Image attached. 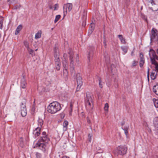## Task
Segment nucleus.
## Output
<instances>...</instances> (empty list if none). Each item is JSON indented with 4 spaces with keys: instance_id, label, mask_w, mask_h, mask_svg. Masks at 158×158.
Returning a JSON list of instances; mask_svg holds the SVG:
<instances>
[{
    "instance_id": "nucleus-1",
    "label": "nucleus",
    "mask_w": 158,
    "mask_h": 158,
    "mask_svg": "<svg viewBox=\"0 0 158 158\" xmlns=\"http://www.w3.org/2000/svg\"><path fill=\"white\" fill-rule=\"evenodd\" d=\"M60 104L57 102H53L48 106L47 110L48 112L54 114L61 109Z\"/></svg>"
},
{
    "instance_id": "nucleus-2",
    "label": "nucleus",
    "mask_w": 158,
    "mask_h": 158,
    "mask_svg": "<svg viewBox=\"0 0 158 158\" xmlns=\"http://www.w3.org/2000/svg\"><path fill=\"white\" fill-rule=\"evenodd\" d=\"M156 52L157 55L153 50L151 49L149 52V55L152 64L155 66L156 69L157 70L158 69V63L156 60H158V49L157 50Z\"/></svg>"
},
{
    "instance_id": "nucleus-3",
    "label": "nucleus",
    "mask_w": 158,
    "mask_h": 158,
    "mask_svg": "<svg viewBox=\"0 0 158 158\" xmlns=\"http://www.w3.org/2000/svg\"><path fill=\"white\" fill-rule=\"evenodd\" d=\"M127 148L125 146H118L116 152L118 155H123L126 154Z\"/></svg>"
},
{
    "instance_id": "nucleus-4",
    "label": "nucleus",
    "mask_w": 158,
    "mask_h": 158,
    "mask_svg": "<svg viewBox=\"0 0 158 158\" xmlns=\"http://www.w3.org/2000/svg\"><path fill=\"white\" fill-rule=\"evenodd\" d=\"M89 52L87 54L88 57V64H90V60H91L93 57L94 52L93 51L94 50V48L93 47H90L89 48Z\"/></svg>"
},
{
    "instance_id": "nucleus-5",
    "label": "nucleus",
    "mask_w": 158,
    "mask_h": 158,
    "mask_svg": "<svg viewBox=\"0 0 158 158\" xmlns=\"http://www.w3.org/2000/svg\"><path fill=\"white\" fill-rule=\"evenodd\" d=\"M73 5L72 3H68L64 4L63 6L64 15H66L67 11L69 12L72 10Z\"/></svg>"
},
{
    "instance_id": "nucleus-6",
    "label": "nucleus",
    "mask_w": 158,
    "mask_h": 158,
    "mask_svg": "<svg viewBox=\"0 0 158 158\" xmlns=\"http://www.w3.org/2000/svg\"><path fill=\"white\" fill-rule=\"evenodd\" d=\"M156 32L157 31L156 30H154L153 29H152L150 35L151 40V41H153L154 40L156 39L157 35L158 34L156 33Z\"/></svg>"
},
{
    "instance_id": "nucleus-7",
    "label": "nucleus",
    "mask_w": 158,
    "mask_h": 158,
    "mask_svg": "<svg viewBox=\"0 0 158 158\" xmlns=\"http://www.w3.org/2000/svg\"><path fill=\"white\" fill-rule=\"evenodd\" d=\"M145 63V59L142 53H140L139 54V66L140 67H142Z\"/></svg>"
},
{
    "instance_id": "nucleus-8",
    "label": "nucleus",
    "mask_w": 158,
    "mask_h": 158,
    "mask_svg": "<svg viewBox=\"0 0 158 158\" xmlns=\"http://www.w3.org/2000/svg\"><path fill=\"white\" fill-rule=\"evenodd\" d=\"M55 61L56 69L57 70H59L60 69V66L61 65L60 58H55Z\"/></svg>"
},
{
    "instance_id": "nucleus-9",
    "label": "nucleus",
    "mask_w": 158,
    "mask_h": 158,
    "mask_svg": "<svg viewBox=\"0 0 158 158\" xmlns=\"http://www.w3.org/2000/svg\"><path fill=\"white\" fill-rule=\"evenodd\" d=\"M76 80L78 86H81L83 82L81 81V77L80 74L77 73L76 74Z\"/></svg>"
},
{
    "instance_id": "nucleus-10",
    "label": "nucleus",
    "mask_w": 158,
    "mask_h": 158,
    "mask_svg": "<svg viewBox=\"0 0 158 158\" xmlns=\"http://www.w3.org/2000/svg\"><path fill=\"white\" fill-rule=\"evenodd\" d=\"M39 142L37 144V146L39 147L43 151H45L46 150V145L47 144L43 143H39Z\"/></svg>"
},
{
    "instance_id": "nucleus-11",
    "label": "nucleus",
    "mask_w": 158,
    "mask_h": 158,
    "mask_svg": "<svg viewBox=\"0 0 158 158\" xmlns=\"http://www.w3.org/2000/svg\"><path fill=\"white\" fill-rule=\"evenodd\" d=\"M49 141V139L47 136H41L39 140V142H43L44 143L47 144Z\"/></svg>"
},
{
    "instance_id": "nucleus-12",
    "label": "nucleus",
    "mask_w": 158,
    "mask_h": 158,
    "mask_svg": "<svg viewBox=\"0 0 158 158\" xmlns=\"http://www.w3.org/2000/svg\"><path fill=\"white\" fill-rule=\"evenodd\" d=\"M157 73H158V69L157 70L155 68V69L152 71L150 75L152 79L154 80L156 78Z\"/></svg>"
},
{
    "instance_id": "nucleus-13",
    "label": "nucleus",
    "mask_w": 158,
    "mask_h": 158,
    "mask_svg": "<svg viewBox=\"0 0 158 158\" xmlns=\"http://www.w3.org/2000/svg\"><path fill=\"white\" fill-rule=\"evenodd\" d=\"M75 64L74 63V61L70 62V70L72 74H75V72L74 70V66Z\"/></svg>"
},
{
    "instance_id": "nucleus-14",
    "label": "nucleus",
    "mask_w": 158,
    "mask_h": 158,
    "mask_svg": "<svg viewBox=\"0 0 158 158\" xmlns=\"http://www.w3.org/2000/svg\"><path fill=\"white\" fill-rule=\"evenodd\" d=\"M40 127H37L33 131V133L34 135V137L35 138H36L40 134Z\"/></svg>"
},
{
    "instance_id": "nucleus-15",
    "label": "nucleus",
    "mask_w": 158,
    "mask_h": 158,
    "mask_svg": "<svg viewBox=\"0 0 158 158\" xmlns=\"http://www.w3.org/2000/svg\"><path fill=\"white\" fill-rule=\"evenodd\" d=\"M63 66L64 68L63 73L64 74V73H65V72H66L67 73L68 72L67 68L68 67V64L66 60H65L63 62Z\"/></svg>"
},
{
    "instance_id": "nucleus-16",
    "label": "nucleus",
    "mask_w": 158,
    "mask_h": 158,
    "mask_svg": "<svg viewBox=\"0 0 158 158\" xmlns=\"http://www.w3.org/2000/svg\"><path fill=\"white\" fill-rule=\"evenodd\" d=\"M152 7L150 8V9L154 11H156L158 10V2H155L153 3Z\"/></svg>"
},
{
    "instance_id": "nucleus-17",
    "label": "nucleus",
    "mask_w": 158,
    "mask_h": 158,
    "mask_svg": "<svg viewBox=\"0 0 158 158\" xmlns=\"http://www.w3.org/2000/svg\"><path fill=\"white\" fill-rule=\"evenodd\" d=\"M153 124L155 129L156 130L158 129V117H155L153 120Z\"/></svg>"
},
{
    "instance_id": "nucleus-18",
    "label": "nucleus",
    "mask_w": 158,
    "mask_h": 158,
    "mask_svg": "<svg viewBox=\"0 0 158 158\" xmlns=\"http://www.w3.org/2000/svg\"><path fill=\"white\" fill-rule=\"evenodd\" d=\"M27 86V83L25 79L23 78L22 79L21 82L20 87L23 89H25Z\"/></svg>"
},
{
    "instance_id": "nucleus-19",
    "label": "nucleus",
    "mask_w": 158,
    "mask_h": 158,
    "mask_svg": "<svg viewBox=\"0 0 158 158\" xmlns=\"http://www.w3.org/2000/svg\"><path fill=\"white\" fill-rule=\"evenodd\" d=\"M69 124L68 122L67 121H65L63 123V130L64 131H67L68 128V126Z\"/></svg>"
},
{
    "instance_id": "nucleus-20",
    "label": "nucleus",
    "mask_w": 158,
    "mask_h": 158,
    "mask_svg": "<svg viewBox=\"0 0 158 158\" xmlns=\"http://www.w3.org/2000/svg\"><path fill=\"white\" fill-rule=\"evenodd\" d=\"M69 60L70 62L74 61V53L73 52H70L69 53Z\"/></svg>"
},
{
    "instance_id": "nucleus-21",
    "label": "nucleus",
    "mask_w": 158,
    "mask_h": 158,
    "mask_svg": "<svg viewBox=\"0 0 158 158\" xmlns=\"http://www.w3.org/2000/svg\"><path fill=\"white\" fill-rule=\"evenodd\" d=\"M153 91L156 94L158 95V85H156L153 86Z\"/></svg>"
},
{
    "instance_id": "nucleus-22",
    "label": "nucleus",
    "mask_w": 158,
    "mask_h": 158,
    "mask_svg": "<svg viewBox=\"0 0 158 158\" xmlns=\"http://www.w3.org/2000/svg\"><path fill=\"white\" fill-rule=\"evenodd\" d=\"M118 37L119 39L121 42L123 44H125L126 43L125 39L123 37V35H118Z\"/></svg>"
},
{
    "instance_id": "nucleus-23",
    "label": "nucleus",
    "mask_w": 158,
    "mask_h": 158,
    "mask_svg": "<svg viewBox=\"0 0 158 158\" xmlns=\"http://www.w3.org/2000/svg\"><path fill=\"white\" fill-rule=\"evenodd\" d=\"M41 33L42 32L41 31H39L35 35V38L36 39H38L40 38L41 37Z\"/></svg>"
},
{
    "instance_id": "nucleus-24",
    "label": "nucleus",
    "mask_w": 158,
    "mask_h": 158,
    "mask_svg": "<svg viewBox=\"0 0 158 158\" xmlns=\"http://www.w3.org/2000/svg\"><path fill=\"white\" fill-rule=\"evenodd\" d=\"M22 29V26L21 25H19L17 28L16 31L15 32V35H17L19 33L21 29Z\"/></svg>"
},
{
    "instance_id": "nucleus-25",
    "label": "nucleus",
    "mask_w": 158,
    "mask_h": 158,
    "mask_svg": "<svg viewBox=\"0 0 158 158\" xmlns=\"http://www.w3.org/2000/svg\"><path fill=\"white\" fill-rule=\"evenodd\" d=\"M43 124V121L42 119H39L38 120V125L39 127H40L41 129L42 126Z\"/></svg>"
},
{
    "instance_id": "nucleus-26",
    "label": "nucleus",
    "mask_w": 158,
    "mask_h": 158,
    "mask_svg": "<svg viewBox=\"0 0 158 158\" xmlns=\"http://www.w3.org/2000/svg\"><path fill=\"white\" fill-rule=\"evenodd\" d=\"M121 48L124 52V54H125L127 52L128 48V47L127 46H122Z\"/></svg>"
},
{
    "instance_id": "nucleus-27",
    "label": "nucleus",
    "mask_w": 158,
    "mask_h": 158,
    "mask_svg": "<svg viewBox=\"0 0 158 158\" xmlns=\"http://www.w3.org/2000/svg\"><path fill=\"white\" fill-rule=\"evenodd\" d=\"M21 114L23 117H25L27 115V110H21Z\"/></svg>"
},
{
    "instance_id": "nucleus-28",
    "label": "nucleus",
    "mask_w": 158,
    "mask_h": 158,
    "mask_svg": "<svg viewBox=\"0 0 158 158\" xmlns=\"http://www.w3.org/2000/svg\"><path fill=\"white\" fill-rule=\"evenodd\" d=\"M60 15H58L56 16L55 20H54V23H56L59 20L60 18Z\"/></svg>"
},
{
    "instance_id": "nucleus-29",
    "label": "nucleus",
    "mask_w": 158,
    "mask_h": 158,
    "mask_svg": "<svg viewBox=\"0 0 158 158\" xmlns=\"http://www.w3.org/2000/svg\"><path fill=\"white\" fill-rule=\"evenodd\" d=\"M57 50H55V52H54V56L55 57V58H59V53L57 52Z\"/></svg>"
},
{
    "instance_id": "nucleus-30",
    "label": "nucleus",
    "mask_w": 158,
    "mask_h": 158,
    "mask_svg": "<svg viewBox=\"0 0 158 158\" xmlns=\"http://www.w3.org/2000/svg\"><path fill=\"white\" fill-rule=\"evenodd\" d=\"M155 2L153 0H148V5L149 6L150 5H152L153 6V3H154Z\"/></svg>"
},
{
    "instance_id": "nucleus-31",
    "label": "nucleus",
    "mask_w": 158,
    "mask_h": 158,
    "mask_svg": "<svg viewBox=\"0 0 158 158\" xmlns=\"http://www.w3.org/2000/svg\"><path fill=\"white\" fill-rule=\"evenodd\" d=\"M76 61L77 64H79V55L77 54L76 55Z\"/></svg>"
},
{
    "instance_id": "nucleus-32",
    "label": "nucleus",
    "mask_w": 158,
    "mask_h": 158,
    "mask_svg": "<svg viewBox=\"0 0 158 158\" xmlns=\"http://www.w3.org/2000/svg\"><path fill=\"white\" fill-rule=\"evenodd\" d=\"M109 108L108 104L107 103H106L104 107L105 110L106 111H108Z\"/></svg>"
},
{
    "instance_id": "nucleus-33",
    "label": "nucleus",
    "mask_w": 158,
    "mask_h": 158,
    "mask_svg": "<svg viewBox=\"0 0 158 158\" xmlns=\"http://www.w3.org/2000/svg\"><path fill=\"white\" fill-rule=\"evenodd\" d=\"M21 110H26V106L23 103H22L21 105Z\"/></svg>"
},
{
    "instance_id": "nucleus-34",
    "label": "nucleus",
    "mask_w": 158,
    "mask_h": 158,
    "mask_svg": "<svg viewBox=\"0 0 158 158\" xmlns=\"http://www.w3.org/2000/svg\"><path fill=\"white\" fill-rule=\"evenodd\" d=\"M138 64V62L136 61L135 60H134L132 64V67H134L136 66V65Z\"/></svg>"
},
{
    "instance_id": "nucleus-35",
    "label": "nucleus",
    "mask_w": 158,
    "mask_h": 158,
    "mask_svg": "<svg viewBox=\"0 0 158 158\" xmlns=\"http://www.w3.org/2000/svg\"><path fill=\"white\" fill-rule=\"evenodd\" d=\"M154 104L156 107L158 108V100H155L154 101Z\"/></svg>"
},
{
    "instance_id": "nucleus-36",
    "label": "nucleus",
    "mask_w": 158,
    "mask_h": 158,
    "mask_svg": "<svg viewBox=\"0 0 158 158\" xmlns=\"http://www.w3.org/2000/svg\"><path fill=\"white\" fill-rule=\"evenodd\" d=\"M122 128L123 130H128L129 128V125L123 126L122 127Z\"/></svg>"
},
{
    "instance_id": "nucleus-37",
    "label": "nucleus",
    "mask_w": 158,
    "mask_h": 158,
    "mask_svg": "<svg viewBox=\"0 0 158 158\" xmlns=\"http://www.w3.org/2000/svg\"><path fill=\"white\" fill-rule=\"evenodd\" d=\"M99 87L100 88H102V81L101 79L99 80Z\"/></svg>"
},
{
    "instance_id": "nucleus-38",
    "label": "nucleus",
    "mask_w": 158,
    "mask_h": 158,
    "mask_svg": "<svg viewBox=\"0 0 158 158\" xmlns=\"http://www.w3.org/2000/svg\"><path fill=\"white\" fill-rule=\"evenodd\" d=\"M92 137H91V135H90V134H89L88 140L89 142H91L92 141Z\"/></svg>"
},
{
    "instance_id": "nucleus-39",
    "label": "nucleus",
    "mask_w": 158,
    "mask_h": 158,
    "mask_svg": "<svg viewBox=\"0 0 158 158\" xmlns=\"http://www.w3.org/2000/svg\"><path fill=\"white\" fill-rule=\"evenodd\" d=\"M24 45L25 47L27 48V49L28 48H29L28 43L27 42H25L24 43Z\"/></svg>"
},
{
    "instance_id": "nucleus-40",
    "label": "nucleus",
    "mask_w": 158,
    "mask_h": 158,
    "mask_svg": "<svg viewBox=\"0 0 158 158\" xmlns=\"http://www.w3.org/2000/svg\"><path fill=\"white\" fill-rule=\"evenodd\" d=\"M28 51L30 52V54H31V53H33L34 52V50L30 48H29L27 49Z\"/></svg>"
},
{
    "instance_id": "nucleus-41",
    "label": "nucleus",
    "mask_w": 158,
    "mask_h": 158,
    "mask_svg": "<svg viewBox=\"0 0 158 158\" xmlns=\"http://www.w3.org/2000/svg\"><path fill=\"white\" fill-rule=\"evenodd\" d=\"M95 25L94 23H91L90 25V27L91 28H94Z\"/></svg>"
},
{
    "instance_id": "nucleus-42",
    "label": "nucleus",
    "mask_w": 158,
    "mask_h": 158,
    "mask_svg": "<svg viewBox=\"0 0 158 158\" xmlns=\"http://www.w3.org/2000/svg\"><path fill=\"white\" fill-rule=\"evenodd\" d=\"M87 99H88V101H89V104L90 105V103L89 102V101H91L92 100V98L91 97H87Z\"/></svg>"
},
{
    "instance_id": "nucleus-43",
    "label": "nucleus",
    "mask_w": 158,
    "mask_h": 158,
    "mask_svg": "<svg viewBox=\"0 0 158 158\" xmlns=\"http://www.w3.org/2000/svg\"><path fill=\"white\" fill-rule=\"evenodd\" d=\"M124 131V133L126 135H127L128 133V130H123Z\"/></svg>"
},
{
    "instance_id": "nucleus-44",
    "label": "nucleus",
    "mask_w": 158,
    "mask_h": 158,
    "mask_svg": "<svg viewBox=\"0 0 158 158\" xmlns=\"http://www.w3.org/2000/svg\"><path fill=\"white\" fill-rule=\"evenodd\" d=\"M42 136H47L46 135V133L45 131H44L42 133Z\"/></svg>"
},
{
    "instance_id": "nucleus-45",
    "label": "nucleus",
    "mask_w": 158,
    "mask_h": 158,
    "mask_svg": "<svg viewBox=\"0 0 158 158\" xmlns=\"http://www.w3.org/2000/svg\"><path fill=\"white\" fill-rule=\"evenodd\" d=\"M81 86H78V85H77V88L76 90L77 91H78L79 90Z\"/></svg>"
},
{
    "instance_id": "nucleus-46",
    "label": "nucleus",
    "mask_w": 158,
    "mask_h": 158,
    "mask_svg": "<svg viewBox=\"0 0 158 158\" xmlns=\"http://www.w3.org/2000/svg\"><path fill=\"white\" fill-rule=\"evenodd\" d=\"M103 43L104 47H106V41L105 40H104Z\"/></svg>"
},
{
    "instance_id": "nucleus-47",
    "label": "nucleus",
    "mask_w": 158,
    "mask_h": 158,
    "mask_svg": "<svg viewBox=\"0 0 158 158\" xmlns=\"http://www.w3.org/2000/svg\"><path fill=\"white\" fill-rule=\"evenodd\" d=\"M97 152L98 153H102L103 151L102 150L100 149V150L98 151Z\"/></svg>"
},
{
    "instance_id": "nucleus-48",
    "label": "nucleus",
    "mask_w": 158,
    "mask_h": 158,
    "mask_svg": "<svg viewBox=\"0 0 158 158\" xmlns=\"http://www.w3.org/2000/svg\"><path fill=\"white\" fill-rule=\"evenodd\" d=\"M3 18L2 17L0 18V24L2 23Z\"/></svg>"
},
{
    "instance_id": "nucleus-49",
    "label": "nucleus",
    "mask_w": 158,
    "mask_h": 158,
    "mask_svg": "<svg viewBox=\"0 0 158 158\" xmlns=\"http://www.w3.org/2000/svg\"><path fill=\"white\" fill-rule=\"evenodd\" d=\"M92 32L90 31V30H89L88 31V35H90L92 33Z\"/></svg>"
},
{
    "instance_id": "nucleus-50",
    "label": "nucleus",
    "mask_w": 158,
    "mask_h": 158,
    "mask_svg": "<svg viewBox=\"0 0 158 158\" xmlns=\"http://www.w3.org/2000/svg\"><path fill=\"white\" fill-rule=\"evenodd\" d=\"M87 122H88V123H89L90 122V120L88 117L87 118Z\"/></svg>"
},
{
    "instance_id": "nucleus-51",
    "label": "nucleus",
    "mask_w": 158,
    "mask_h": 158,
    "mask_svg": "<svg viewBox=\"0 0 158 158\" xmlns=\"http://www.w3.org/2000/svg\"><path fill=\"white\" fill-rule=\"evenodd\" d=\"M94 28H89V30L93 32V31H94Z\"/></svg>"
},
{
    "instance_id": "nucleus-52",
    "label": "nucleus",
    "mask_w": 158,
    "mask_h": 158,
    "mask_svg": "<svg viewBox=\"0 0 158 158\" xmlns=\"http://www.w3.org/2000/svg\"><path fill=\"white\" fill-rule=\"evenodd\" d=\"M2 27H3L2 24V23L0 24V28L2 29Z\"/></svg>"
},
{
    "instance_id": "nucleus-53",
    "label": "nucleus",
    "mask_w": 158,
    "mask_h": 158,
    "mask_svg": "<svg viewBox=\"0 0 158 158\" xmlns=\"http://www.w3.org/2000/svg\"><path fill=\"white\" fill-rule=\"evenodd\" d=\"M124 122H121V125L122 126V127H123V126H124Z\"/></svg>"
},
{
    "instance_id": "nucleus-54",
    "label": "nucleus",
    "mask_w": 158,
    "mask_h": 158,
    "mask_svg": "<svg viewBox=\"0 0 158 158\" xmlns=\"http://www.w3.org/2000/svg\"><path fill=\"white\" fill-rule=\"evenodd\" d=\"M57 6V5L56 4H55V7H54V10H56V8Z\"/></svg>"
},
{
    "instance_id": "nucleus-55",
    "label": "nucleus",
    "mask_w": 158,
    "mask_h": 158,
    "mask_svg": "<svg viewBox=\"0 0 158 158\" xmlns=\"http://www.w3.org/2000/svg\"><path fill=\"white\" fill-rule=\"evenodd\" d=\"M61 158H69V157L66 156H63Z\"/></svg>"
},
{
    "instance_id": "nucleus-56",
    "label": "nucleus",
    "mask_w": 158,
    "mask_h": 158,
    "mask_svg": "<svg viewBox=\"0 0 158 158\" xmlns=\"http://www.w3.org/2000/svg\"><path fill=\"white\" fill-rule=\"evenodd\" d=\"M147 75H149V69H148V70Z\"/></svg>"
},
{
    "instance_id": "nucleus-57",
    "label": "nucleus",
    "mask_w": 158,
    "mask_h": 158,
    "mask_svg": "<svg viewBox=\"0 0 158 158\" xmlns=\"http://www.w3.org/2000/svg\"><path fill=\"white\" fill-rule=\"evenodd\" d=\"M156 40L157 41V44H158V34L157 35Z\"/></svg>"
},
{
    "instance_id": "nucleus-58",
    "label": "nucleus",
    "mask_w": 158,
    "mask_h": 158,
    "mask_svg": "<svg viewBox=\"0 0 158 158\" xmlns=\"http://www.w3.org/2000/svg\"><path fill=\"white\" fill-rule=\"evenodd\" d=\"M148 79V81L149 80V75H147Z\"/></svg>"
},
{
    "instance_id": "nucleus-59",
    "label": "nucleus",
    "mask_w": 158,
    "mask_h": 158,
    "mask_svg": "<svg viewBox=\"0 0 158 158\" xmlns=\"http://www.w3.org/2000/svg\"><path fill=\"white\" fill-rule=\"evenodd\" d=\"M40 153H37L36 154V156L37 157H38V156H39L40 155Z\"/></svg>"
},
{
    "instance_id": "nucleus-60",
    "label": "nucleus",
    "mask_w": 158,
    "mask_h": 158,
    "mask_svg": "<svg viewBox=\"0 0 158 158\" xmlns=\"http://www.w3.org/2000/svg\"><path fill=\"white\" fill-rule=\"evenodd\" d=\"M65 55H66V54H64L63 56H64Z\"/></svg>"
},
{
    "instance_id": "nucleus-61",
    "label": "nucleus",
    "mask_w": 158,
    "mask_h": 158,
    "mask_svg": "<svg viewBox=\"0 0 158 158\" xmlns=\"http://www.w3.org/2000/svg\"><path fill=\"white\" fill-rule=\"evenodd\" d=\"M99 148H98V151L99 150H100V149Z\"/></svg>"
}]
</instances>
